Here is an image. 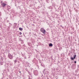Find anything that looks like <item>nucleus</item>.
<instances>
[{
    "label": "nucleus",
    "instance_id": "1",
    "mask_svg": "<svg viewBox=\"0 0 79 79\" xmlns=\"http://www.w3.org/2000/svg\"><path fill=\"white\" fill-rule=\"evenodd\" d=\"M40 31L41 32H42L44 33V34H45V30L44 29L42 28L41 29Z\"/></svg>",
    "mask_w": 79,
    "mask_h": 79
},
{
    "label": "nucleus",
    "instance_id": "2",
    "mask_svg": "<svg viewBox=\"0 0 79 79\" xmlns=\"http://www.w3.org/2000/svg\"><path fill=\"white\" fill-rule=\"evenodd\" d=\"M8 57L10 59H12L13 58V56L10 54H8Z\"/></svg>",
    "mask_w": 79,
    "mask_h": 79
},
{
    "label": "nucleus",
    "instance_id": "3",
    "mask_svg": "<svg viewBox=\"0 0 79 79\" xmlns=\"http://www.w3.org/2000/svg\"><path fill=\"white\" fill-rule=\"evenodd\" d=\"M2 7H5V6L6 5V4L4 3H2Z\"/></svg>",
    "mask_w": 79,
    "mask_h": 79
},
{
    "label": "nucleus",
    "instance_id": "4",
    "mask_svg": "<svg viewBox=\"0 0 79 79\" xmlns=\"http://www.w3.org/2000/svg\"><path fill=\"white\" fill-rule=\"evenodd\" d=\"M49 47H52V46H53V44H52L50 43L49 44Z\"/></svg>",
    "mask_w": 79,
    "mask_h": 79
},
{
    "label": "nucleus",
    "instance_id": "5",
    "mask_svg": "<svg viewBox=\"0 0 79 79\" xmlns=\"http://www.w3.org/2000/svg\"><path fill=\"white\" fill-rule=\"evenodd\" d=\"M76 55H74V56H73V58L74 59H76Z\"/></svg>",
    "mask_w": 79,
    "mask_h": 79
},
{
    "label": "nucleus",
    "instance_id": "6",
    "mask_svg": "<svg viewBox=\"0 0 79 79\" xmlns=\"http://www.w3.org/2000/svg\"><path fill=\"white\" fill-rule=\"evenodd\" d=\"M19 30H20V31H22V30H23V28L21 27L19 28Z\"/></svg>",
    "mask_w": 79,
    "mask_h": 79
},
{
    "label": "nucleus",
    "instance_id": "7",
    "mask_svg": "<svg viewBox=\"0 0 79 79\" xmlns=\"http://www.w3.org/2000/svg\"><path fill=\"white\" fill-rule=\"evenodd\" d=\"M71 60H74V58H73V57H71Z\"/></svg>",
    "mask_w": 79,
    "mask_h": 79
},
{
    "label": "nucleus",
    "instance_id": "8",
    "mask_svg": "<svg viewBox=\"0 0 79 79\" xmlns=\"http://www.w3.org/2000/svg\"><path fill=\"white\" fill-rule=\"evenodd\" d=\"M17 62V60H15V63H16Z\"/></svg>",
    "mask_w": 79,
    "mask_h": 79
},
{
    "label": "nucleus",
    "instance_id": "9",
    "mask_svg": "<svg viewBox=\"0 0 79 79\" xmlns=\"http://www.w3.org/2000/svg\"><path fill=\"white\" fill-rule=\"evenodd\" d=\"M22 34V33H21V32H20V35H21Z\"/></svg>",
    "mask_w": 79,
    "mask_h": 79
},
{
    "label": "nucleus",
    "instance_id": "10",
    "mask_svg": "<svg viewBox=\"0 0 79 79\" xmlns=\"http://www.w3.org/2000/svg\"><path fill=\"white\" fill-rule=\"evenodd\" d=\"M74 63H76V61H74Z\"/></svg>",
    "mask_w": 79,
    "mask_h": 79
},
{
    "label": "nucleus",
    "instance_id": "11",
    "mask_svg": "<svg viewBox=\"0 0 79 79\" xmlns=\"http://www.w3.org/2000/svg\"><path fill=\"white\" fill-rule=\"evenodd\" d=\"M20 73H21V72H19Z\"/></svg>",
    "mask_w": 79,
    "mask_h": 79
}]
</instances>
